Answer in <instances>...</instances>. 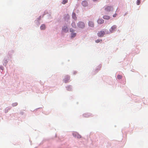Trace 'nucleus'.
Returning <instances> with one entry per match:
<instances>
[{
    "mask_svg": "<svg viewBox=\"0 0 148 148\" xmlns=\"http://www.w3.org/2000/svg\"><path fill=\"white\" fill-rule=\"evenodd\" d=\"M78 26L79 27L81 28H84L85 27L84 23L82 22H80L78 23Z\"/></svg>",
    "mask_w": 148,
    "mask_h": 148,
    "instance_id": "1",
    "label": "nucleus"
},
{
    "mask_svg": "<svg viewBox=\"0 0 148 148\" xmlns=\"http://www.w3.org/2000/svg\"><path fill=\"white\" fill-rule=\"evenodd\" d=\"M69 79L70 77L68 75H66L64 76V78L63 79V81L65 83H66L69 82Z\"/></svg>",
    "mask_w": 148,
    "mask_h": 148,
    "instance_id": "2",
    "label": "nucleus"
},
{
    "mask_svg": "<svg viewBox=\"0 0 148 148\" xmlns=\"http://www.w3.org/2000/svg\"><path fill=\"white\" fill-rule=\"evenodd\" d=\"M105 32L104 31H101L99 32L98 33V34H97L98 36L99 37H102L105 34Z\"/></svg>",
    "mask_w": 148,
    "mask_h": 148,
    "instance_id": "3",
    "label": "nucleus"
},
{
    "mask_svg": "<svg viewBox=\"0 0 148 148\" xmlns=\"http://www.w3.org/2000/svg\"><path fill=\"white\" fill-rule=\"evenodd\" d=\"M113 9V8L110 6H108L105 8V10L107 12H110L111 10Z\"/></svg>",
    "mask_w": 148,
    "mask_h": 148,
    "instance_id": "4",
    "label": "nucleus"
},
{
    "mask_svg": "<svg viewBox=\"0 0 148 148\" xmlns=\"http://www.w3.org/2000/svg\"><path fill=\"white\" fill-rule=\"evenodd\" d=\"M116 28V27L115 25H114L110 29V31L111 32H113L114 31H115Z\"/></svg>",
    "mask_w": 148,
    "mask_h": 148,
    "instance_id": "5",
    "label": "nucleus"
},
{
    "mask_svg": "<svg viewBox=\"0 0 148 148\" xmlns=\"http://www.w3.org/2000/svg\"><path fill=\"white\" fill-rule=\"evenodd\" d=\"M89 26L90 27H93L94 26V24L93 22L92 21H89L88 23Z\"/></svg>",
    "mask_w": 148,
    "mask_h": 148,
    "instance_id": "6",
    "label": "nucleus"
},
{
    "mask_svg": "<svg viewBox=\"0 0 148 148\" xmlns=\"http://www.w3.org/2000/svg\"><path fill=\"white\" fill-rule=\"evenodd\" d=\"M62 31L65 32H67L68 31V28L66 26H64L62 28Z\"/></svg>",
    "mask_w": 148,
    "mask_h": 148,
    "instance_id": "7",
    "label": "nucleus"
},
{
    "mask_svg": "<svg viewBox=\"0 0 148 148\" xmlns=\"http://www.w3.org/2000/svg\"><path fill=\"white\" fill-rule=\"evenodd\" d=\"M104 21L102 19H99L97 21V23L98 24H101L104 23Z\"/></svg>",
    "mask_w": 148,
    "mask_h": 148,
    "instance_id": "8",
    "label": "nucleus"
},
{
    "mask_svg": "<svg viewBox=\"0 0 148 148\" xmlns=\"http://www.w3.org/2000/svg\"><path fill=\"white\" fill-rule=\"evenodd\" d=\"M82 4L84 7L88 5L87 2L86 1H83L82 2Z\"/></svg>",
    "mask_w": 148,
    "mask_h": 148,
    "instance_id": "9",
    "label": "nucleus"
},
{
    "mask_svg": "<svg viewBox=\"0 0 148 148\" xmlns=\"http://www.w3.org/2000/svg\"><path fill=\"white\" fill-rule=\"evenodd\" d=\"M76 35V33L75 32L71 33V38H73L75 37Z\"/></svg>",
    "mask_w": 148,
    "mask_h": 148,
    "instance_id": "10",
    "label": "nucleus"
},
{
    "mask_svg": "<svg viewBox=\"0 0 148 148\" xmlns=\"http://www.w3.org/2000/svg\"><path fill=\"white\" fill-rule=\"evenodd\" d=\"M103 18L104 19L108 20L110 18V16H107V15H105V16H103Z\"/></svg>",
    "mask_w": 148,
    "mask_h": 148,
    "instance_id": "11",
    "label": "nucleus"
},
{
    "mask_svg": "<svg viewBox=\"0 0 148 148\" xmlns=\"http://www.w3.org/2000/svg\"><path fill=\"white\" fill-rule=\"evenodd\" d=\"M45 25L44 24L42 25L40 27V28L41 30L45 29Z\"/></svg>",
    "mask_w": 148,
    "mask_h": 148,
    "instance_id": "12",
    "label": "nucleus"
},
{
    "mask_svg": "<svg viewBox=\"0 0 148 148\" xmlns=\"http://www.w3.org/2000/svg\"><path fill=\"white\" fill-rule=\"evenodd\" d=\"M68 1V0H63L62 3L63 4H65L66 3H67Z\"/></svg>",
    "mask_w": 148,
    "mask_h": 148,
    "instance_id": "13",
    "label": "nucleus"
},
{
    "mask_svg": "<svg viewBox=\"0 0 148 148\" xmlns=\"http://www.w3.org/2000/svg\"><path fill=\"white\" fill-rule=\"evenodd\" d=\"M71 25L73 27L75 28L76 27V25L75 22H73L71 24Z\"/></svg>",
    "mask_w": 148,
    "mask_h": 148,
    "instance_id": "14",
    "label": "nucleus"
},
{
    "mask_svg": "<svg viewBox=\"0 0 148 148\" xmlns=\"http://www.w3.org/2000/svg\"><path fill=\"white\" fill-rule=\"evenodd\" d=\"M122 76L121 75H119L117 76V78L118 79H121L122 78Z\"/></svg>",
    "mask_w": 148,
    "mask_h": 148,
    "instance_id": "15",
    "label": "nucleus"
},
{
    "mask_svg": "<svg viewBox=\"0 0 148 148\" xmlns=\"http://www.w3.org/2000/svg\"><path fill=\"white\" fill-rule=\"evenodd\" d=\"M102 40L101 39H97L95 41V42L96 43H98L102 41Z\"/></svg>",
    "mask_w": 148,
    "mask_h": 148,
    "instance_id": "16",
    "label": "nucleus"
},
{
    "mask_svg": "<svg viewBox=\"0 0 148 148\" xmlns=\"http://www.w3.org/2000/svg\"><path fill=\"white\" fill-rule=\"evenodd\" d=\"M72 16L74 19H76V17L75 13L73 14Z\"/></svg>",
    "mask_w": 148,
    "mask_h": 148,
    "instance_id": "17",
    "label": "nucleus"
},
{
    "mask_svg": "<svg viewBox=\"0 0 148 148\" xmlns=\"http://www.w3.org/2000/svg\"><path fill=\"white\" fill-rule=\"evenodd\" d=\"M140 0H137V5H139L140 3Z\"/></svg>",
    "mask_w": 148,
    "mask_h": 148,
    "instance_id": "18",
    "label": "nucleus"
},
{
    "mask_svg": "<svg viewBox=\"0 0 148 148\" xmlns=\"http://www.w3.org/2000/svg\"><path fill=\"white\" fill-rule=\"evenodd\" d=\"M70 32L71 33H73L74 32V30L72 29L71 28L70 29Z\"/></svg>",
    "mask_w": 148,
    "mask_h": 148,
    "instance_id": "19",
    "label": "nucleus"
},
{
    "mask_svg": "<svg viewBox=\"0 0 148 148\" xmlns=\"http://www.w3.org/2000/svg\"><path fill=\"white\" fill-rule=\"evenodd\" d=\"M116 13H115L114 14L113 16V17H115L116 16Z\"/></svg>",
    "mask_w": 148,
    "mask_h": 148,
    "instance_id": "20",
    "label": "nucleus"
},
{
    "mask_svg": "<svg viewBox=\"0 0 148 148\" xmlns=\"http://www.w3.org/2000/svg\"><path fill=\"white\" fill-rule=\"evenodd\" d=\"M84 115L85 117H88L87 115L86 114H84Z\"/></svg>",
    "mask_w": 148,
    "mask_h": 148,
    "instance_id": "21",
    "label": "nucleus"
},
{
    "mask_svg": "<svg viewBox=\"0 0 148 148\" xmlns=\"http://www.w3.org/2000/svg\"><path fill=\"white\" fill-rule=\"evenodd\" d=\"M97 0H93V1H97Z\"/></svg>",
    "mask_w": 148,
    "mask_h": 148,
    "instance_id": "22",
    "label": "nucleus"
},
{
    "mask_svg": "<svg viewBox=\"0 0 148 148\" xmlns=\"http://www.w3.org/2000/svg\"><path fill=\"white\" fill-rule=\"evenodd\" d=\"M17 105V103L15 104V105Z\"/></svg>",
    "mask_w": 148,
    "mask_h": 148,
    "instance_id": "23",
    "label": "nucleus"
}]
</instances>
